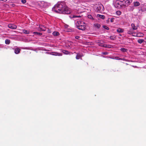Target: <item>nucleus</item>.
I'll use <instances>...</instances> for the list:
<instances>
[{
  "mask_svg": "<svg viewBox=\"0 0 146 146\" xmlns=\"http://www.w3.org/2000/svg\"><path fill=\"white\" fill-rule=\"evenodd\" d=\"M23 32L25 34H29L30 33L29 31L25 30H23Z\"/></svg>",
  "mask_w": 146,
  "mask_h": 146,
  "instance_id": "obj_24",
  "label": "nucleus"
},
{
  "mask_svg": "<svg viewBox=\"0 0 146 146\" xmlns=\"http://www.w3.org/2000/svg\"><path fill=\"white\" fill-rule=\"evenodd\" d=\"M117 31L118 33H122L123 32V30L121 28H119L117 29Z\"/></svg>",
  "mask_w": 146,
  "mask_h": 146,
  "instance_id": "obj_18",
  "label": "nucleus"
},
{
  "mask_svg": "<svg viewBox=\"0 0 146 146\" xmlns=\"http://www.w3.org/2000/svg\"><path fill=\"white\" fill-rule=\"evenodd\" d=\"M0 1H2V0H0Z\"/></svg>",
  "mask_w": 146,
  "mask_h": 146,
  "instance_id": "obj_40",
  "label": "nucleus"
},
{
  "mask_svg": "<svg viewBox=\"0 0 146 146\" xmlns=\"http://www.w3.org/2000/svg\"><path fill=\"white\" fill-rule=\"evenodd\" d=\"M115 13L117 15H120L121 14V13L120 11H118L116 12Z\"/></svg>",
  "mask_w": 146,
  "mask_h": 146,
  "instance_id": "obj_28",
  "label": "nucleus"
},
{
  "mask_svg": "<svg viewBox=\"0 0 146 146\" xmlns=\"http://www.w3.org/2000/svg\"><path fill=\"white\" fill-rule=\"evenodd\" d=\"M114 18H111L110 19V21L111 22H113Z\"/></svg>",
  "mask_w": 146,
  "mask_h": 146,
  "instance_id": "obj_33",
  "label": "nucleus"
},
{
  "mask_svg": "<svg viewBox=\"0 0 146 146\" xmlns=\"http://www.w3.org/2000/svg\"><path fill=\"white\" fill-rule=\"evenodd\" d=\"M80 37L79 36H76L75 37V38L76 39H79L80 38Z\"/></svg>",
  "mask_w": 146,
  "mask_h": 146,
  "instance_id": "obj_34",
  "label": "nucleus"
},
{
  "mask_svg": "<svg viewBox=\"0 0 146 146\" xmlns=\"http://www.w3.org/2000/svg\"><path fill=\"white\" fill-rule=\"evenodd\" d=\"M33 34L35 35H41L42 34V33L37 32H34L33 33Z\"/></svg>",
  "mask_w": 146,
  "mask_h": 146,
  "instance_id": "obj_30",
  "label": "nucleus"
},
{
  "mask_svg": "<svg viewBox=\"0 0 146 146\" xmlns=\"http://www.w3.org/2000/svg\"><path fill=\"white\" fill-rule=\"evenodd\" d=\"M62 52L66 54H68L70 53V52H69L68 51L64 50H62Z\"/></svg>",
  "mask_w": 146,
  "mask_h": 146,
  "instance_id": "obj_22",
  "label": "nucleus"
},
{
  "mask_svg": "<svg viewBox=\"0 0 146 146\" xmlns=\"http://www.w3.org/2000/svg\"><path fill=\"white\" fill-rule=\"evenodd\" d=\"M110 39L111 40H114L116 36H115L114 35H113V36H111L110 37Z\"/></svg>",
  "mask_w": 146,
  "mask_h": 146,
  "instance_id": "obj_27",
  "label": "nucleus"
},
{
  "mask_svg": "<svg viewBox=\"0 0 146 146\" xmlns=\"http://www.w3.org/2000/svg\"><path fill=\"white\" fill-rule=\"evenodd\" d=\"M90 1V0H86V2H89V1Z\"/></svg>",
  "mask_w": 146,
  "mask_h": 146,
  "instance_id": "obj_37",
  "label": "nucleus"
},
{
  "mask_svg": "<svg viewBox=\"0 0 146 146\" xmlns=\"http://www.w3.org/2000/svg\"><path fill=\"white\" fill-rule=\"evenodd\" d=\"M140 5V3L139 2L137 1L134 2V6L137 7Z\"/></svg>",
  "mask_w": 146,
  "mask_h": 146,
  "instance_id": "obj_15",
  "label": "nucleus"
},
{
  "mask_svg": "<svg viewBox=\"0 0 146 146\" xmlns=\"http://www.w3.org/2000/svg\"><path fill=\"white\" fill-rule=\"evenodd\" d=\"M8 27L9 28L13 29H16L17 28L16 25L13 24L8 25Z\"/></svg>",
  "mask_w": 146,
  "mask_h": 146,
  "instance_id": "obj_5",
  "label": "nucleus"
},
{
  "mask_svg": "<svg viewBox=\"0 0 146 146\" xmlns=\"http://www.w3.org/2000/svg\"><path fill=\"white\" fill-rule=\"evenodd\" d=\"M42 26H40V31H44V30H43L41 28Z\"/></svg>",
  "mask_w": 146,
  "mask_h": 146,
  "instance_id": "obj_36",
  "label": "nucleus"
},
{
  "mask_svg": "<svg viewBox=\"0 0 146 146\" xmlns=\"http://www.w3.org/2000/svg\"><path fill=\"white\" fill-rule=\"evenodd\" d=\"M137 42L140 43L141 44L142 43L144 42H145V40L143 39H138L137 40Z\"/></svg>",
  "mask_w": 146,
  "mask_h": 146,
  "instance_id": "obj_23",
  "label": "nucleus"
},
{
  "mask_svg": "<svg viewBox=\"0 0 146 146\" xmlns=\"http://www.w3.org/2000/svg\"><path fill=\"white\" fill-rule=\"evenodd\" d=\"M77 28L79 29L84 30L85 29L86 24L82 21H78L76 23Z\"/></svg>",
  "mask_w": 146,
  "mask_h": 146,
  "instance_id": "obj_2",
  "label": "nucleus"
},
{
  "mask_svg": "<svg viewBox=\"0 0 146 146\" xmlns=\"http://www.w3.org/2000/svg\"><path fill=\"white\" fill-rule=\"evenodd\" d=\"M46 53L52 54L54 56H62V54L56 52H52L51 53H50V52H46Z\"/></svg>",
  "mask_w": 146,
  "mask_h": 146,
  "instance_id": "obj_3",
  "label": "nucleus"
},
{
  "mask_svg": "<svg viewBox=\"0 0 146 146\" xmlns=\"http://www.w3.org/2000/svg\"><path fill=\"white\" fill-rule=\"evenodd\" d=\"M102 42H99V44H98V45L100 46H103L104 47H108V48H111V46H110L109 47V46H108V45H106V44H103V41H101Z\"/></svg>",
  "mask_w": 146,
  "mask_h": 146,
  "instance_id": "obj_8",
  "label": "nucleus"
},
{
  "mask_svg": "<svg viewBox=\"0 0 146 146\" xmlns=\"http://www.w3.org/2000/svg\"><path fill=\"white\" fill-rule=\"evenodd\" d=\"M10 43V40L7 39L5 40V43L7 44H9Z\"/></svg>",
  "mask_w": 146,
  "mask_h": 146,
  "instance_id": "obj_26",
  "label": "nucleus"
},
{
  "mask_svg": "<svg viewBox=\"0 0 146 146\" xmlns=\"http://www.w3.org/2000/svg\"><path fill=\"white\" fill-rule=\"evenodd\" d=\"M134 29H132V28L130 29L128 31V34L129 35L132 34V35H133L134 34V33H134Z\"/></svg>",
  "mask_w": 146,
  "mask_h": 146,
  "instance_id": "obj_9",
  "label": "nucleus"
},
{
  "mask_svg": "<svg viewBox=\"0 0 146 146\" xmlns=\"http://www.w3.org/2000/svg\"><path fill=\"white\" fill-rule=\"evenodd\" d=\"M83 56V55H81V54L78 53L76 56V58L77 59H79Z\"/></svg>",
  "mask_w": 146,
  "mask_h": 146,
  "instance_id": "obj_11",
  "label": "nucleus"
},
{
  "mask_svg": "<svg viewBox=\"0 0 146 146\" xmlns=\"http://www.w3.org/2000/svg\"><path fill=\"white\" fill-rule=\"evenodd\" d=\"M115 7L119 8L121 7V5L118 3H116L115 5Z\"/></svg>",
  "mask_w": 146,
  "mask_h": 146,
  "instance_id": "obj_20",
  "label": "nucleus"
},
{
  "mask_svg": "<svg viewBox=\"0 0 146 146\" xmlns=\"http://www.w3.org/2000/svg\"><path fill=\"white\" fill-rule=\"evenodd\" d=\"M97 17L103 19H104L105 18V16L104 15L100 14L97 15Z\"/></svg>",
  "mask_w": 146,
  "mask_h": 146,
  "instance_id": "obj_17",
  "label": "nucleus"
},
{
  "mask_svg": "<svg viewBox=\"0 0 146 146\" xmlns=\"http://www.w3.org/2000/svg\"><path fill=\"white\" fill-rule=\"evenodd\" d=\"M134 9V6H129L128 7V10L129 11H133Z\"/></svg>",
  "mask_w": 146,
  "mask_h": 146,
  "instance_id": "obj_21",
  "label": "nucleus"
},
{
  "mask_svg": "<svg viewBox=\"0 0 146 146\" xmlns=\"http://www.w3.org/2000/svg\"><path fill=\"white\" fill-rule=\"evenodd\" d=\"M120 50L123 52H126L127 51V49L124 48H121Z\"/></svg>",
  "mask_w": 146,
  "mask_h": 146,
  "instance_id": "obj_29",
  "label": "nucleus"
},
{
  "mask_svg": "<svg viewBox=\"0 0 146 146\" xmlns=\"http://www.w3.org/2000/svg\"><path fill=\"white\" fill-rule=\"evenodd\" d=\"M41 4L44 7H46L50 5V3L47 2L42 1L41 2Z\"/></svg>",
  "mask_w": 146,
  "mask_h": 146,
  "instance_id": "obj_4",
  "label": "nucleus"
},
{
  "mask_svg": "<svg viewBox=\"0 0 146 146\" xmlns=\"http://www.w3.org/2000/svg\"><path fill=\"white\" fill-rule=\"evenodd\" d=\"M131 26L132 27V29L134 30H137V27L136 26H135L134 24L132 23L131 24Z\"/></svg>",
  "mask_w": 146,
  "mask_h": 146,
  "instance_id": "obj_16",
  "label": "nucleus"
},
{
  "mask_svg": "<svg viewBox=\"0 0 146 146\" xmlns=\"http://www.w3.org/2000/svg\"><path fill=\"white\" fill-rule=\"evenodd\" d=\"M84 1H86V0H74V1L75 3L79 5Z\"/></svg>",
  "mask_w": 146,
  "mask_h": 146,
  "instance_id": "obj_6",
  "label": "nucleus"
},
{
  "mask_svg": "<svg viewBox=\"0 0 146 146\" xmlns=\"http://www.w3.org/2000/svg\"><path fill=\"white\" fill-rule=\"evenodd\" d=\"M52 11L56 13L69 14L70 13L71 11L67 6L64 1L58 2L52 8Z\"/></svg>",
  "mask_w": 146,
  "mask_h": 146,
  "instance_id": "obj_1",
  "label": "nucleus"
},
{
  "mask_svg": "<svg viewBox=\"0 0 146 146\" xmlns=\"http://www.w3.org/2000/svg\"><path fill=\"white\" fill-rule=\"evenodd\" d=\"M118 60H121V58H119V59H118Z\"/></svg>",
  "mask_w": 146,
  "mask_h": 146,
  "instance_id": "obj_39",
  "label": "nucleus"
},
{
  "mask_svg": "<svg viewBox=\"0 0 146 146\" xmlns=\"http://www.w3.org/2000/svg\"><path fill=\"white\" fill-rule=\"evenodd\" d=\"M69 17L70 18H77V17H81V16L80 15H73L72 16L71 15L69 16Z\"/></svg>",
  "mask_w": 146,
  "mask_h": 146,
  "instance_id": "obj_12",
  "label": "nucleus"
},
{
  "mask_svg": "<svg viewBox=\"0 0 146 146\" xmlns=\"http://www.w3.org/2000/svg\"><path fill=\"white\" fill-rule=\"evenodd\" d=\"M143 34L140 33H134V34L133 35V36L136 37H141L143 36Z\"/></svg>",
  "mask_w": 146,
  "mask_h": 146,
  "instance_id": "obj_7",
  "label": "nucleus"
},
{
  "mask_svg": "<svg viewBox=\"0 0 146 146\" xmlns=\"http://www.w3.org/2000/svg\"><path fill=\"white\" fill-rule=\"evenodd\" d=\"M108 52H106L103 53V54H108Z\"/></svg>",
  "mask_w": 146,
  "mask_h": 146,
  "instance_id": "obj_35",
  "label": "nucleus"
},
{
  "mask_svg": "<svg viewBox=\"0 0 146 146\" xmlns=\"http://www.w3.org/2000/svg\"><path fill=\"white\" fill-rule=\"evenodd\" d=\"M26 2V0H21L22 3L23 4L25 3Z\"/></svg>",
  "mask_w": 146,
  "mask_h": 146,
  "instance_id": "obj_32",
  "label": "nucleus"
},
{
  "mask_svg": "<svg viewBox=\"0 0 146 146\" xmlns=\"http://www.w3.org/2000/svg\"><path fill=\"white\" fill-rule=\"evenodd\" d=\"M21 50L18 48H16L15 50V53L16 54H18L20 52Z\"/></svg>",
  "mask_w": 146,
  "mask_h": 146,
  "instance_id": "obj_13",
  "label": "nucleus"
},
{
  "mask_svg": "<svg viewBox=\"0 0 146 146\" xmlns=\"http://www.w3.org/2000/svg\"><path fill=\"white\" fill-rule=\"evenodd\" d=\"M94 27L98 29H99L100 27V25L98 23H95L94 24Z\"/></svg>",
  "mask_w": 146,
  "mask_h": 146,
  "instance_id": "obj_14",
  "label": "nucleus"
},
{
  "mask_svg": "<svg viewBox=\"0 0 146 146\" xmlns=\"http://www.w3.org/2000/svg\"><path fill=\"white\" fill-rule=\"evenodd\" d=\"M123 1L125 2V4L128 5L132 2V0H124Z\"/></svg>",
  "mask_w": 146,
  "mask_h": 146,
  "instance_id": "obj_10",
  "label": "nucleus"
},
{
  "mask_svg": "<svg viewBox=\"0 0 146 146\" xmlns=\"http://www.w3.org/2000/svg\"><path fill=\"white\" fill-rule=\"evenodd\" d=\"M53 35L55 36H58L59 35V33L57 32L54 31L52 33Z\"/></svg>",
  "mask_w": 146,
  "mask_h": 146,
  "instance_id": "obj_19",
  "label": "nucleus"
},
{
  "mask_svg": "<svg viewBox=\"0 0 146 146\" xmlns=\"http://www.w3.org/2000/svg\"><path fill=\"white\" fill-rule=\"evenodd\" d=\"M103 27L104 29H106L107 30H108L109 29V28L107 27L105 25L103 26Z\"/></svg>",
  "mask_w": 146,
  "mask_h": 146,
  "instance_id": "obj_31",
  "label": "nucleus"
},
{
  "mask_svg": "<svg viewBox=\"0 0 146 146\" xmlns=\"http://www.w3.org/2000/svg\"><path fill=\"white\" fill-rule=\"evenodd\" d=\"M7 1V0H2V1Z\"/></svg>",
  "mask_w": 146,
  "mask_h": 146,
  "instance_id": "obj_38",
  "label": "nucleus"
},
{
  "mask_svg": "<svg viewBox=\"0 0 146 146\" xmlns=\"http://www.w3.org/2000/svg\"><path fill=\"white\" fill-rule=\"evenodd\" d=\"M88 17L90 19L93 20H94V19L93 17L91 15H88Z\"/></svg>",
  "mask_w": 146,
  "mask_h": 146,
  "instance_id": "obj_25",
  "label": "nucleus"
}]
</instances>
